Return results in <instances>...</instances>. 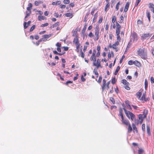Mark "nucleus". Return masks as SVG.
Instances as JSON below:
<instances>
[{
    "label": "nucleus",
    "instance_id": "obj_9",
    "mask_svg": "<svg viewBox=\"0 0 154 154\" xmlns=\"http://www.w3.org/2000/svg\"><path fill=\"white\" fill-rule=\"evenodd\" d=\"M119 44V41L116 42L115 43L112 45V48L113 49H115L116 52L118 51L119 49L116 47V46H118Z\"/></svg>",
    "mask_w": 154,
    "mask_h": 154
},
{
    "label": "nucleus",
    "instance_id": "obj_18",
    "mask_svg": "<svg viewBox=\"0 0 154 154\" xmlns=\"http://www.w3.org/2000/svg\"><path fill=\"white\" fill-rule=\"evenodd\" d=\"M89 44V43L88 42H86L85 43V45L84 46L83 49V51L84 52L85 51H86V50L87 49V47L88 46Z\"/></svg>",
    "mask_w": 154,
    "mask_h": 154
},
{
    "label": "nucleus",
    "instance_id": "obj_19",
    "mask_svg": "<svg viewBox=\"0 0 154 154\" xmlns=\"http://www.w3.org/2000/svg\"><path fill=\"white\" fill-rule=\"evenodd\" d=\"M146 129L147 133L148 136H150L151 135V132L150 127L149 126L147 125L146 126Z\"/></svg>",
    "mask_w": 154,
    "mask_h": 154
},
{
    "label": "nucleus",
    "instance_id": "obj_31",
    "mask_svg": "<svg viewBox=\"0 0 154 154\" xmlns=\"http://www.w3.org/2000/svg\"><path fill=\"white\" fill-rule=\"evenodd\" d=\"M137 23L138 25H143V21L139 19L137 20Z\"/></svg>",
    "mask_w": 154,
    "mask_h": 154
},
{
    "label": "nucleus",
    "instance_id": "obj_5",
    "mask_svg": "<svg viewBox=\"0 0 154 154\" xmlns=\"http://www.w3.org/2000/svg\"><path fill=\"white\" fill-rule=\"evenodd\" d=\"M94 35L93 38L94 41H97L99 38V34L100 33V29L98 26H97L95 29Z\"/></svg>",
    "mask_w": 154,
    "mask_h": 154
},
{
    "label": "nucleus",
    "instance_id": "obj_43",
    "mask_svg": "<svg viewBox=\"0 0 154 154\" xmlns=\"http://www.w3.org/2000/svg\"><path fill=\"white\" fill-rule=\"evenodd\" d=\"M124 20V17L122 15H121L120 17V20L119 22L120 23H122Z\"/></svg>",
    "mask_w": 154,
    "mask_h": 154
},
{
    "label": "nucleus",
    "instance_id": "obj_38",
    "mask_svg": "<svg viewBox=\"0 0 154 154\" xmlns=\"http://www.w3.org/2000/svg\"><path fill=\"white\" fill-rule=\"evenodd\" d=\"M116 35L117 36V40H118L117 41H119V42L121 40V38L119 35L120 33H116Z\"/></svg>",
    "mask_w": 154,
    "mask_h": 154
},
{
    "label": "nucleus",
    "instance_id": "obj_4",
    "mask_svg": "<svg viewBox=\"0 0 154 154\" xmlns=\"http://www.w3.org/2000/svg\"><path fill=\"white\" fill-rule=\"evenodd\" d=\"M110 84V81L106 83V80L103 79V80L102 85L101 86V88L103 91H104L106 89L108 90L109 88V84Z\"/></svg>",
    "mask_w": 154,
    "mask_h": 154
},
{
    "label": "nucleus",
    "instance_id": "obj_35",
    "mask_svg": "<svg viewBox=\"0 0 154 154\" xmlns=\"http://www.w3.org/2000/svg\"><path fill=\"white\" fill-rule=\"evenodd\" d=\"M93 72L95 75H96L97 78L99 76V74L98 72L97 71V69H94L93 71Z\"/></svg>",
    "mask_w": 154,
    "mask_h": 154
},
{
    "label": "nucleus",
    "instance_id": "obj_47",
    "mask_svg": "<svg viewBox=\"0 0 154 154\" xmlns=\"http://www.w3.org/2000/svg\"><path fill=\"white\" fill-rule=\"evenodd\" d=\"M142 94L141 92H138L137 93V97L139 98H140L141 95Z\"/></svg>",
    "mask_w": 154,
    "mask_h": 154
},
{
    "label": "nucleus",
    "instance_id": "obj_37",
    "mask_svg": "<svg viewBox=\"0 0 154 154\" xmlns=\"http://www.w3.org/2000/svg\"><path fill=\"white\" fill-rule=\"evenodd\" d=\"M131 42V40L129 42V43L127 46L126 49L128 50L129 49V48L131 47V46L132 45Z\"/></svg>",
    "mask_w": 154,
    "mask_h": 154
},
{
    "label": "nucleus",
    "instance_id": "obj_2",
    "mask_svg": "<svg viewBox=\"0 0 154 154\" xmlns=\"http://www.w3.org/2000/svg\"><path fill=\"white\" fill-rule=\"evenodd\" d=\"M138 55L142 59L146 60L147 58V49L143 47L140 48L137 51Z\"/></svg>",
    "mask_w": 154,
    "mask_h": 154
},
{
    "label": "nucleus",
    "instance_id": "obj_17",
    "mask_svg": "<svg viewBox=\"0 0 154 154\" xmlns=\"http://www.w3.org/2000/svg\"><path fill=\"white\" fill-rule=\"evenodd\" d=\"M134 64L136 66L140 67L141 66V63L137 60H135L133 62Z\"/></svg>",
    "mask_w": 154,
    "mask_h": 154
},
{
    "label": "nucleus",
    "instance_id": "obj_21",
    "mask_svg": "<svg viewBox=\"0 0 154 154\" xmlns=\"http://www.w3.org/2000/svg\"><path fill=\"white\" fill-rule=\"evenodd\" d=\"M127 126H128V133H130L132 131V128L131 126L130 123Z\"/></svg>",
    "mask_w": 154,
    "mask_h": 154
},
{
    "label": "nucleus",
    "instance_id": "obj_44",
    "mask_svg": "<svg viewBox=\"0 0 154 154\" xmlns=\"http://www.w3.org/2000/svg\"><path fill=\"white\" fill-rule=\"evenodd\" d=\"M88 36L90 38H91L94 37V35H93V33L92 32H91L89 33L88 35Z\"/></svg>",
    "mask_w": 154,
    "mask_h": 154
},
{
    "label": "nucleus",
    "instance_id": "obj_6",
    "mask_svg": "<svg viewBox=\"0 0 154 154\" xmlns=\"http://www.w3.org/2000/svg\"><path fill=\"white\" fill-rule=\"evenodd\" d=\"M152 35V34L150 33H144L140 37V39L142 41L145 39H149Z\"/></svg>",
    "mask_w": 154,
    "mask_h": 154
},
{
    "label": "nucleus",
    "instance_id": "obj_48",
    "mask_svg": "<svg viewBox=\"0 0 154 154\" xmlns=\"http://www.w3.org/2000/svg\"><path fill=\"white\" fill-rule=\"evenodd\" d=\"M63 2L64 4H68L69 3L70 1L69 0H63Z\"/></svg>",
    "mask_w": 154,
    "mask_h": 154
},
{
    "label": "nucleus",
    "instance_id": "obj_1",
    "mask_svg": "<svg viewBox=\"0 0 154 154\" xmlns=\"http://www.w3.org/2000/svg\"><path fill=\"white\" fill-rule=\"evenodd\" d=\"M96 54V51L95 49H94L93 51V53L90 58V60L91 61H93V66H96L97 68H98L101 66L100 61V59H97L96 61V56L95 55Z\"/></svg>",
    "mask_w": 154,
    "mask_h": 154
},
{
    "label": "nucleus",
    "instance_id": "obj_24",
    "mask_svg": "<svg viewBox=\"0 0 154 154\" xmlns=\"http://www.w3.org/2000/svg\"><path fill=\"white\" fill-rule=\"evenodd\" d=\"M146 16L148 19L149 21V22H150V12L149 11H147L146 12Z\"/></svg>",
    "mask_w": 154,
    "mask_h": 154
},
{
    "label": "nucleus",
    "instance_id": "obj_27",
    "mask_svg": "<svg viewBox=\"0 0 154 154\" xmlns=\"http://www.w3.org/2000/svg\"><path fill=\"white\" fill-rule=\"evenodd\" d=\"M86 28H87V25H86V24H85L84 25V27H83L82 29V33L84 34L85 33L86 30Z\"/></svg>",
    "mask_w": 154,
    "mask_h": 154
},
{
    "label": "nucleus",
    "instance_id": "obj_40",
    "mask_svg": "<svg viewBox=\"0 0 154 154\" xmlns=\"http://www.w3.org/2000/svg\"><path fill=\"white\" fill-rule=\"evenodd\" d=\"M142 129L143 131H145V125L143 124L142 125Z\"/></svg>",
    "mask_w": 154,
    "mask_h": 154
},
{
    "label": "nucleus",
    "instance_id": "obj_20",
    "mask_svg": "<svg viewBox=\"0 0 154 154\" xmlns=\"http://www.w3.org/2000/svg\"><path fill=\"white\" fill-rule=\"evenodd\" d=\"M129 3L128 2H127L126 4L125 8L124 10V11L125 12H126L127 11L129 8Z\"/></svg>",
    "mask_w": 154,
    "mask_h": 154
},
{
    "label": "nucleus",
    "instance_id": "obj_13",
    "mask_svg": "<svg viewBox=\"0 0 154 154\" xmlns=\"http://www.w3.org/2000/svg\"><path fill=\"white\" fill-rule=\"evenodd\" d=\"M123 113V111L122 109L121 108H120L119 109V113L118 114V116H121V119L124 118Z\"/></svg>",
    "mask_w": 154,
    "mask_h": 154
},
{
    "label": "nucleus",
    "instance_id": "obj_23",
    "mask_svg": "<svg viewBox=\"0 0 154 154\" xmlns=\"http://www.w3.org/2000/svg\"><path fill=\"white\" fill-rule=\"evenodd\" d=\"M38 20L41 21L42 20H44L46 19V17L43 16H38Z\"/></svg>",
    "mask_w": 154,
    "mask_h": 154
},
{
    "label": "nucleus",
    "instance_id": "obj_8",
    "mask_svg": "<svg viewBox=\"0 0 154 154\" xmlns=\"http://www.w3.org/2000/svg\"><path fill=\"white\" fill-rule=\"evenodd\" d=\"M116 33H120V30L121 29V26L120 24L117 22H116Z\"/></svg>",
    "mask_w": 154,
    "mask_h": 154
},
{
    "label": "nucleus",
    "instance_id": "obj_46",
    "mask_svg": "<svg viewBox=\"0 0 154 154\" xmlns=\"http://www.w3.org/2000/svg\"><path fill=\"white\" fill-rule=\"evenodd\" d=\"M110 100L112 101V103L113 104H114L115 103V100H114V99L112 97H111L110 98Z\"/></svg>",
    "mask_w": 154,
    "mask_h": 154
},
{
    "label": "nucleus",
    "instance_id": "obj_49",
    "mask_svg": "<svg viewBox=\"0 0 154 154\" xmlns=\"http://www.w3.org/2000/svg\"><path fill=\"white\" fill-rule=\"evenodd\" d=\"M144 151L143 149H140L138 150V152L139 154H141Z\"/></svg>",
    "mask_w": 154,
    "mask_h": 154
},
{
    "label": "nucleus",
    "instance_id": "obj_30",
    "mask_svg": "<svg viewBox=\"0 0 154 154\" xmlns=\"http://www.w3.org/2000/svg\"><path fill=\"white\" fill-rule=\"evenodd\" d=\"M120 69V67L119 66H118L117 67L115 71V72H114V75H117Z\"/></svg>",
    "mask_w": 154,
    "mask_h": 154
},
{
    "label": "nucleus",
    "instance_id": "obj_14",
    "mask_svg": "<svg viewBox=\"0 0 154 154\" xmlns=\"http://www.w3.org/2000/svg\"><path fill=\"white\" fill-rule=\"evenodd\" d=\"M79 28L77 27L74 30H73L72 31V36L73 37H75L77 35H76L78 31Z\"/></svg>",
    "mask_w": 154,
    "mask_h": 154
},
{
    "label": "nucleus",
    "instance_id": "obj_33",
    "mask_svg": "<svg viewBox=\"0 0 154 154\" xmlns=\"http://www.w3.org/2000/svg\"><path fill=\"white\" fill-rule=\"evenodd\" d=\"M116 77H114L111 80V83L112 84H115L116 82Z\"/></svg>",
    "mask_w": 154,
    "mask_h": 154
},
{
    "label": "nucleus",
    "instance_id": "obj_64",
    "mask_svg": "<svg viewBox=\"0 0 154 154\" xmlns=\"http://www.w3.org/2000/svg\"><path fill=\"white\" fill-rule=\"evenodd\" d=\"M56 46H57V47H60V48L61 46V44L60 43H59V42H57L56 44Z\"/></svg>",
    "mask_w": 154,
    "mask_h": 154
},
{
    "label": "nucleus",
    "instance_id": "obj_52",
    "mask_svg": "<svg viewBox=\"0 0 154 154\" xmlns=\"http://www.w3.org/2000/svg\"><path fill=\"white\" fill-rule=\"evenodd\" d=\"M41 1H39V2H38V1H35V5L36 6H38L39 4V3H41Z\"/></svg>",
    "mask_w": 154,
    "mask_h": 154
},
{
    "label": "nucleus",
    "instance_id": "obj_10",
    "mask_svg": "<svg viewBox=\"0 0 154 154\" xmlns=\"http://www.w3.org/2000/svg\"><path fill=\"white\" fill-rule=\"evenodd\" d=\"M121 121L123 125L126 126L130 124L129 121L128 120L124 119V118L122 119Z\"/></svg>",
    "mask_w": 154,
    "mask_h": 154
},
{
    "label": "nucleus",
    "instance_id": "obj_29",
    "mask_svg": "<svg viewBox=\"0 0 154 154\" xmlns=\"http://www.w3.org/2000/svg\"><path fill=\"white\" fill-rule=\"evenodd\" d=\"M148 82L147 81L146 79L145 80V82H144V85H145V89L146 90L148 85Z\"/></svg>",
    "mask_w": 154,
    "mask_h": 154
},
{
    "label": "nucleus",
    "instance_id": "obj_36",
    "mask_svg": "<svg viewBox=\"0 0 154 154\" xmlns=\"http://www.w3.org/2000/svg\"><path fill=\"white\" fill-rule=\"evenodd\" d=\"M51 36V34L49 35H43L42 37H44L45 39H47L49 38V37H50Z\"/></svg>",
    "mask_w": 154,
    "mask_h": 154
},
{
    "label": "nucleus",
    "instance_id": "obj_55",
    "mask_svg": "<svg viewBox=\"0 0 154 154\" xmlns=\"http://www.w3.org/2000/svg\"><path fill=\"white\" fill-rule=\"evenodd\" d=\"M145 95H144V94H143L141 99H142V100H144L145 101H146V100H145Z\"/></svg>",
    "mask_w": 154,
    "mask_h": 154
},
{
    "label": "nucleus",
    "instance_id": "obj_16",
    "mask_svg": "<svg viewBox=\"0 0 154 154\" xmlns=\"http://www.w3.org/2000/svg\"><path fill=\"white\" fill-rule=\"evenodd\" d=\"M109 2V1H108ZM107 3L105 7V11L106 12L107 11L109 10V8L110 4L109 2H108Z\"/></svg>",
    "mask_w": 154,
    "mask_h": 154
},
{
    "label": "nucleus",
    "instance_id": "obj_63",
    "mask_svg": "<svg viewBox=\"0 0 154 154\" xmlns=\"http://www.w3.org/2000/svg\"><path fill=\"white\" fill-rule=\"evenodd\" d=\"M65 51H67L68 50L69 48L68 47L64 46L63 47Z\"/></svg>",
    "mask_w": 154,
    "mask_h": 154
},
{
    "label": "nucleus",
    "instance_id": "obj_3",
    "mask_svg": "<svg viewBox=\"0 0 154 154\" xmlns=\"http://www.w3.org/2000/svg\"><path fill=\"white\" fill-rule=\"evenodd\" d=\"M124 107L123 109L127 117L129 119H131V121H133L135 119V116L132 112L127 111L125 108V105L123 104L122 105Z\"/></svg>",
    "mask_w": 154,
    "mask_h": 154
},
{
    "label": "nucleus",
    "instance_id": "obj_34",
    "mask_svg": "<svg viewBox=\"0 0 154 154\" xmlns=\"http://www.w3.org/2000/svg\"><path fill=\"white\" fill-rule=\"evenodd\" d=\"M60 24V22H57L54 24L52 26V27L53 28L56 27L58 26Z\"/></svg>",
    "mask_w": 154,
    "mask_h": 154
},
{
    "label": "nucleus",
    "instance_id": "obj_41",
    "mask_svg": "<svg viewBox=\"0 0 154 154\" xmlns=\"http://www.w3.org/2000/svg\"><path fill=\"white\" fill-rule=\"evenodd\" d=\"M29 24H28L27 23L25 22L24 24V29H26L28 26Z\"/></svg>",
    "mask_w": 154,
    "mask_h": 154
},
{
    "label": "nucleus",
    "instance_id": "obj_50",
    "mask_svg": "<svg viewBox=\"0 0 154 154\" xmlns=\"http://www.w3.org/2000/svg\"><path fill=\"white\" fill-rule=\"evenodd\" d=\"M98 16V14L97 13V12L94 15V20H96L97 19Z\"/></svg>",
    "mask_w": 154,
    "mask_h": 154
},
{
    "label": "nucleus",
    "instance_id": "obj_54",
    "mask_svg": "<svg viewBox=\"0 0 154 154\" xmlns=\"http://www.w3.org/2000/svg\"><path fill=\"white\" fill-rule=\"evenodd\" d=\"M132 60H130L128 61V64L130 65H132L134 64Z\"/></svg>",
    "mask_w": 154,
    "mask_h": 154
},
{
    "label": "nucleus",
    "instance_id": "obj_62",
    "mask_svg": "<svg viewBox=\"0 0 154 154\" xmlns=\"http://www.w3.org/2000/svg\"><path fill=\"white\" fill-rule=\"evenodd\" d=\"M95 10V9H93L92 10V11L91 12V14L92 15H94Z\"/></svg>",
    "mask_w": 154,
    "mask_h": 154
},
{
    "label": "nucleus",
    "instance_id": "obj_32",
    "mask_svg": "<svg viewBox=\"0 0 154 154\" xmlns=\"http://www.w3.org/2000/svg\"><path fill=\"white\" fill-rule=\"evenodd\" d=\"M116 20V17L115 16H114L112 17V22L113 23H114Z\"/></svg>",
    "mask_w": 154,
    "mask_h": 154
},
{
    "label": "nucleus",
    "instance_id": "obj_39",
    "mask_svg": "<svg viewBox=\"0 0 154 154\" xmlns=\"http://www.w3.org/2000/svg\"><path fill=\"white\" fill-rule=\"evenodd\" d=\"M48 25V23H45L42 24L40 26L42 27H45L46 26H47Z\"/></svg>",
    "mask_w": 154,
    "mask_h": 154
},
{
    "label": "nucleus",
    "instance_id": "obj_7",
    "mask_svg": "<svg viewBox=\"0 0 154 154\" xmlns=\"http://www.w3.org/2000/svg\"><path fill=\"white\" fill-rule=\"evenodd\" d=\"M121 82L124 85V87L125 89L128 90L130 89V88L129 86V83L125 79H122L121 80Z\"/></svg>",
    "mask_w": 154,
    "mask_h": 154
},
{
    "label": "nucleus",
    "instance_id": "obj_56",
    "mask_svg": "<svg viewBox=\"0 0 154 154\" xmlns=\"http://www.w3.org/2000/svg\"><path fill=\"white\" fill-rule=\"evenodd\" d=\"M149 8H151L152 9L154 8V5L153 4L150 3L149 4Z\"/></svg>",
    "mask_w": 154,
    "mask_h": 154
},
{
    "label": "nucleus",
    "instance_id": "obj_45",
    "mask_svg": "<svg viewBox=\"0 0 154 154\" xmlns=\"http://www.w3.org/2000/svg\"><path fill=\"white\" fill-rule=\"evenodd\" d=\"M120 4V2H119L116 5V11H117L119 9V5Z\"/></svg>",
    "mask_w": 154,
    "mask_h": 154
},
{
    "label": "nucleus",
    "instance_id": "obj_25",
    "mask_svg": "<svg viewBox=\"0 0 154 154\" xmlns=\"http://www.w3.org/2000/svg\"><path fill=\"white\" fill-rule=\"evenodd\" d=\"M102 77L101 75H100L99 77V79L97 80V79H95V80L97 81L99 84H100L102 81Z\"/></svg>",
    "mask_w": 154,
    "mask_h": 154
},
{
    "label": "nucleus",
    "instance_id": "obj_12",
    "mask_svg": "<svg viewBox=\"0 0 154 154\" xmlns=\"http://www.w3.org/2000/svg\"><path fill=\"white\" fill-rule=\"evenodd\" d=\"M132 37L134 41H137V35L135 33H134L132 34Z\"/></svg>",
    "mask_w": 154,
    "mask_h": 154
},
{
    "label": "nucleus",
    "instance_id": "obj_60",
    "mask_svg": "<svg viewBox=\"0 0 154 154\" xmlns=\"http://www.w3.org/2000/svg\"><path fill=\"white\" fill-rule=\"evenodd\" d=\"M48 64L51 66H54L56 65V63H48Z\"/></svg>",
    "mask_w": 154,
    "mask_h": 154
},
{
    "label": "nucleus",
    "instance_id": "obj_61",
    "mask_svg": "<svg viewBox=\"0 0 154 154\" xmlns=\"http://www.w3.org/2000/svg\"><path fill=\"white\" fill-rule=\"evenodd\" d=\"M72 83V82L70 81H67L65 83V84L67 85H68L69 84H71Z\"/></svg>",
    "mask_w": 154,
    "mask_h": 154
},
{
    "label": "nucleus",
    "instance_id": "obj_22",
    "mask_svg": "<svg viewBox=\"0 0 154 154\" xmlns=\"http://www.w3.org/2000/svg\"><path fill=\"white\" fill-rule=\"evenodd\" d=\"M60 1H57V2H54L52 3V5H59L61 4Z\"/></svg>",
    "mask_w": 154,
    "mask_h": 154
},
{
    "label": "nucleus",
    "instance_id": "obj_28",
    "mask_svg": "<svg viewBox=\"0 0 154 154\" xmlns=\"http://www.w3.org/2000/svg\"><path fill=\"white\" fill-rule=\"evenodd\" d=\"M65 15L66 17H71V18H72L73 16L72 14L70 13L66 14Z\"/></svg>",
    "mask_w": 154,
    "mask_h": 154
},
{
    "label": "nucleus",
    "instance_id": "obj_57",
    "mask_svg": "<svg viewBox=\"0 0 154 154\" xmlns=\"http://www.w3.org/2000/svg\"><path fill=\"white\" fill-rule=\"evenodd\" d=\"M139 120H143V118L142 115L140 114L139 116Z\"/></svg>",
    "mask_w": 154,
    "mask_h": 154
},
{
    "label": "nucleus",
    "instance_id": "obj_53",
    "mask_svg": "<svg viewBox=\"0 0 154 154\" xmlns=\"http://www.w3.org/2000/svg\"><path fill=\"white\" fill-rule=\"evenodd\" d=\"M150 82L151 83H153L154 82V78L152 76L150 78Z\"/></svg>",
    "mask_w": 154,
    "mask_h": 154
},
{
    "label": "nucleus",
    "instance_id": "obj_11",
    "mask_svg": "<svg viewBox=\"0 0 154 154\" xmlns=\"http://www.w3.org/2000/svg\"><path fill=\"white\" fill-rule=\"evenodd\" d=\"M80 42L79 40V37L78 35H77L74 38L73 43L74 44H75Z\"/></svg>",
    "mask_w": 154,
    "mask_h": 154
},
{
    "label": "nucleus",
    "instance_id": "obj_51",
    "mask_svg": "<svg viewBox=\"0 0 154 154\" xmlns=\"http://www.w3.org/2000/svg\"><path fill=\"white\" fill-rule=\"evenodd\" d=\"M35 25H33L30 28V32L32 31L35 29Z\"/></svg>",
    "mask_w": 154,
    "mask_h": 154
},
{
    "label": "nucleus",
    "instance_id": "obj_59",
    "mask_svg": "<svg viewBox=\"0 0 154 154\" xmlns=\"http://www.w3.org/2000/svg\"><path fill=\"white\" fill-rule=\"evenodd\" d=\"M125 57V56L124 55H123L122 57V58H121V59H120V61H119V63H121L122 62V60H123V58H124Z\"/></svg>",
    "mask_w": 154,
    "mask_h": 154
},
{
    "label": "nucleus",
    "instance_id": "obj_15",
    "mask_svg": "<svg viewBox=\"0 0 154 154\" xmlns=\"http://www.w3.org/2000/svg\"><path fill=\"white\" fill-rule=\"evenodd\" d=\"M75 45L76 47V49H75V51H76V52H77L79 53V51L80 46L81 45L80 43V42H79L78 43L76 44H75Z\"/></svg>",
    "mask_w": 154,
    "mask_h": 154
},
{
    "label": "nucleus",
    "instance_id": "obj_58",
    "mask_svg": "<svg viewBox=\"0 0 154 154\" xmlns=\"http://www.w3.org/2000/svg\"><path fill=\"white\" fill-rule=\"evenodd\" d=\"M141 0H137L136 2V5H135V6H137L139 3L140 2Z\"/></svg>",
    "mask_w": 154,
    "mask_h": 154
},
{
    "label": "nucleus",
    "instance_id": "obj_26",
    "mask_svg": "<svg viewBox=\"0 0 154 154\" xmlns=\"http://www.w3.org/2000/svg\"><path fill=\"white\" fill-rule=\"evenodd\" d=\"M132 126L133 127V129L134 130H135L136 132H138V130L137 129V128L135 126V125L134 123L132 124Z\"/></svg>",
    "mask_w": 154,
    "mask_h": 154
},
{
    "label": "nucleus",
    "instance_id": "obj_42",
    "mask_svg": "<svg viewBox=\"0 0 154 154\" xmlns=\"http://www.w3.org/2000/svg\"><path fill=\"white\" fill-rule=\"evenodd\" d=\"M103 20V17H100L99 19L98 20V22L99 23H102Z\"/></svg>",
    "mask_w": 154,
    "mask_h": 154
}]
</instances>
